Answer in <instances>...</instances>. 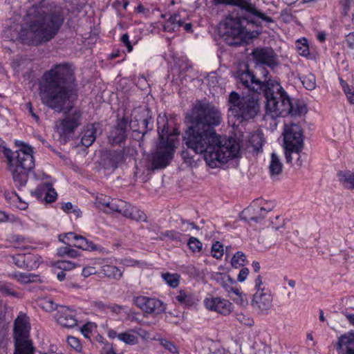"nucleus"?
<instances>
[{
  "mask_svg": "<svg viewBox=\"0 0 354 354\" xmlns=\"http://www.w3.org/2000/svg\"><path fill=\"white\" fill-rule=\"evenodd\" d=\"M221 279V285L228 292H232L237 295L241 297L238 288H233L232 285L235 283L234 280L228 275L220 274Z\"/></svg>",
  "mask_w": 354,
  "mask_h": 354,
  "instance_id": "f704fd0d",
  "label": "nucleus"
},
{
  "mask_svg": "<svg viewBox=\"0 0 354 354\" xmlns=\"http://www.w3.org/2000/svg\"><path fill=\"white\" fill-rule=\"evenodd\" d=\"M12 262L19 268H33L38 266V257L31 254H19L12 257Z\"/></svg>",
  "mask_w": 354,
  "mask_h": 354,
  "instance_id": "b1692460",
  "label": "nucleus"
},
{
  "mask_svg": "<svg viewBox=\"0 0 354 354\" xmlns=\"http://www.w3.org/2000/svg\"><path fill=\"white\" fill-rule=\"evenodd\" d=\"M133 301L140 309L147 314L158 315L165 313L166 310L165 304L156 298L138 296L134 297Z\"/></svg>",
  "mask_w": 354,
  "mask_h": 354,
  "instance_id": "f8f14e48",
  "label": "nucleus"
},
{
  "mask_svg": "<svg viewBox=\"0 0 354 354\" xmlns=\"http://www.w3.org/2000/svg\"><path fill=\"white\" fill-rule=\"evenodd\" d=\"M41 189L46 191L45 200L47 203H53L57 198V192L51 187V185L48 183H44L41 185Z\"/></svg>",
  "mask_w": 354,
  "mask_h": 354,
  "instance_id": "79ce46f5",
  "label": "nucleus"
},
{
  "mask_svg": "<svg viewBox=\"0 0 354 354\" xmlns=\"http://www.w3.org/2000/svg\"><path fill=\"white\" fill-rule=\"evenodd\" d=\"M251 55L257 64L266 65L271 68L279 64L278 56L272 48H256Z\"/></svg>",
  "mask_w": 354,
  "mask_h": 354,
  "instance_id": "ddd939ff",
  "label": "nucleus"
},
{
  "mask_svg": "<svg viewBox=\"0 0 354 354\" xmlns=\"http://www.w3.org/2000/svg\"><path fill=\"white\" fill-rule=\"evenodd\" d=\"M239 80L240 82L250 90L252 91L254 93H256L257 91H260L261 87V81L260 80L256 78V77L251 73L249 71H245L241 72L239 75Z\"/></svg>",
  "mask_w": 354,
  "mask_h": 354,
  "instance_id": "a878e982",
  "label": "nucleus"
},
{
  "mask_svg": "<svg viewBox=\"0 0 354 354\" xmlns=\"http://www.w3.org/2000/svg\"><path fill=\"white\" fill-rule=\"evenodd\" d=\"M67 342L71 347L73 348L77 351H80L82 349V345L80 340L75 337H68L67 338Z\"/></svg>",
  "mask_w": 354,
  "mask_h": 354,
  "instance_id": "3c124183",
  "label": "nucleus"
},
{
  "mask_svg": "<svg viewBox=\"0 0 354 354\" xmlns=\"http://www.w3.org/2000/svg\"><path fill=\"white\" fill-rule=\"evenodd\" d=\"M151 121V117L149 115L148 110H134L129 122L130 128L136 132L145 135L151 128L148 127Z\"/></svg>",
  "mask_w": 354,
  "mask_h": 354,
  "instance_id": "2eb2a0df",
  "label": "nucleus"
},
{
  "mask_svg": "<svg viewBox=\"0 0 354 354\" xmlns=\"http://www.w3.org/2000/svg\"><path fill=\"white\" fill-rule=\"evenodd\" d=\"M57 267L63 271L71 270L75 267V263L69 261H59L56 263Z\"/></svg>",
  "mask_w": 354,
  "mask_h": 354,
  "instance_id": "8fccbe9b",
  "label": "nucleus"
},
{
  "mask_svg": "<svg viewBox=\"0 0 354 354\" xmlns=\"http://www.w3.org/2000/svg\"><path fill=\"white\" fill-rule=\"evenodd\" d=\"M273 297L270 290H259L253 295L250 305L259 315H268L272 308Z\"/></svg>",
  "mask_w": 354,
  "mask_h": 354,
  "instance_id": "9b49d317",
  "label": "nucleus"
},
{
  "mask_svg": "<svg viewBox=\"0 0 354 354\" xmlns=\"http://www.w3.org/2000/svg\"><path fill=\"white\" fill-rule=\"evenodd\" d=\"M97 273V270L93 266H86L82 270V275L84 277H88L92 274Z\"/></svg>",
  "mask_w": 354,
  "mask_h": 354,
  "instance_id": "13d9d810",
  "label": "nucleus"
},
{
  "mask_svg": "<svg viewBox=\"0 0 354 354\" xmlns=\"http://www.w3.org/2000/svg\"><path fill=\"white\" fill-rule=\"evenodd\" d=\"M160 344L167 350L172 353H178V351L176 346L170 341L167 339H161Z\"/></svg>",
  "mask_w": 354,
  "mask_h": 354,
  "instance_id": "603ef678",
  "label": "nucleus"
},
{
  "mask_svg": "<svg viewBox=\"0 0 354 354\" xmlns=\"http://www.w3.org/2000/svg\"><path fill=\"white\" fill-rule=\"evenodd\" d=\"M184 22L180 18L178 14H174L171 16L169 19L165 22L163 26V29L165 31L172 32L176 31L179 28L183 26Z\"/></svg>",
  "mask_w": 354,
  "mask_h": 354,
  "instance_id": "2f4dec72",
  "label": "nucleus"
},
{
  "mask_svg": "<svg viewBox=\"0 0 354 354\" xmlns=\"http://www.w3.org/2000/svg\"><path fill=\"white\" fill-rule=\"evenodd\" d=\"M228 113L239 122L253 119L259 112V97L257 93L241 96L237 92L230 93Z\"/></svg>",
  "mask_w": 354,
  "mask_h": 354,
  "instance_id": "423d86ee",
  "label": "nucleus"
},
{
  "mask_svg": "<svg viewBox=\"0 0 354 354\" xmlns=\"http://www.w3.org/2000/svg\"><path fill=\"white\" fill-rule=\"evenodd\" d=\"M216 3L236 6L241 9H243L250 13L251 15L261 19V20L267 22L272 23L273 19L272 17L267 16L266 14L258 10L255 5L248 0H214Z\"/></svg>",
  "mask_w": 354,
  "mask_h": 354,
  "instance_id": "f3484780",
  "label": "nucleus"
},
{
  "mask_svg": "<svg viewBox=\"0 0 354 354\" xmlns=\"http://www.w3.org/2000/svg\"><path fill=\"white\" fill-rule=\"evenodd\" d=\"M337 349L339 354H354V331L347 332L338 337Z\"/></svg>",
  "mask_w": 354,
  "mask_h": 354,
  "instance_id": "4be33fe9",
  "label": "nucleus"
},
{
  "mask_svg": "<svg viewBox=\"0 0 354 354\" xmlns=\"http://www.w3.org/2000/svg\"><path fill=\"white\" fill-rule=\"evenodd\" d=\"M4 196L6 201L10 203V205L14 206L15 203H17V201H19V195L13 192H5Z\"/></svg>",
  "mask_w": 354,
  "mask_h": 354,
  "instance_id": "864d4df0",
  "label": "nucleus"
},
{
  "mask_svg": "<svg viewBox=\"0 0 354 354\" xmlns=\"http://www.w3.org/2000/svg\"><path fill=\"white\" fill-rule=\"evenodd\" d=\"M124 160V153L122 151H115L111 153L107 158L106 168L113 169L118 167V165Z\"/></svg>",
  "mask_w": 354,
  "mask_h": 354,
  "instance_id": "473e14b6",
  "label": "nucleus"
},
{
  "mask_svg": "<svg viewBox=\"0 0 354 354\" xmlns=\"http://www.w3.org/2000/svg\"><path fill=\"white\" fill-rule=\"evenodd\" d=\"M97 128L95 124L88 125L82 132L81 142L86 147H90L96 139Z\"/></svg>",
  "mask_w": 354,
  "mask_h": 354,
  "instance_id": "c85d7f7f",
  "label": "nucleus"
},
{
  "mask_svg": "<svg viewBox=\"0 0 354 354\" xmlns=\"http://www.w3.org/2000/svg\"><path fill=\"white\" fill-rule=\"evenodd\" d=\"M55 319L59 324L65 328H73L77 324L75 311L67 306H61L57 309Z\"/></svg>",
  "mask_w": 354,
  "mask_h": 354,
  "instance_id": "a211bd4d",
  "label": "nucleus"
},
{
  "mask_svg": "<svg viewBox=\"0 0 354 354\" xmlns=\"http://www.w3.org/2000/svg\"><path fill=\"white\" fill-rule=\"evenodd\" d=\"M246 261L245 254L241 251L236 252L231 261L232 267L238 268L244 266Z\"/></svg>",
  "mask_w": 354,
  "mask_h": 354,
  "instance_id": "37998d69",
  "label": "nucleus"
},
{
  "mask_svg": "<svg viewBox=\"0 0 354 354\" xmlns=\"http://www.w3.org/2000/svg\"><path fill=\"white\" fill-rule=\"evenodd\" d=\"M70 248H71V246L69 245L64 246V247L59 248L57 250L58 256H59V257L68 256Z\"/></svg>",
  "mask_w": 354,
  "mask_h": 354,
  "instance_id": "338daca9",
  "label": "nucleus"
},
{
  "mask_svg": "<svg viewBox=\"0 0 354 354\" xmlns=\"http://www.w3.org/2000/svg\"><path fill=\"white\" fill-rule=\"evenodd\" d=\"M254 27V22L248 18L228 17L220 23L218 34L227 45L238 46L257 37Z\"/></svg>",
  "mask_w": 354,
  "mask_h": 354,
  "instance_id": "39448f33",
  "label": "nucleus"
},
{
  "mask_svg": "<svg viewBox=\"0 0 354 354\" xmlns=\"http://www.w3.org/2000/svg\"><path fill=\"white\" fill-rule=\"evenodd\" d=\"M92 327L93 325L91 323H87L81 328V333L85 337H89Z\"/></svg>",
  "mask_w": 354,
  "mask_h": 354,
  "instance_id": "bf43d9fd",
  "label": "nucleus"
},
{
  "mask_svg": "<svg viewBox=\"0 0 354 354\" xmlns=\"http://www.w3.org/2000/svg\"><path fill=\"white\" fill-rule=\"evenodd\" d=\"M222 122L220 110L210 103H197L192 109L191 125L184 136L187 147L196 153H203L207 165L219 167L239 151L234 140H222L214 127Z\"/></svg>",
  "mask_w": 354,
  "mask_h": 354,
  "instance_id": "f257e3e1",
  "label": "nucleus"
},
{
  "mask_svg": "<svg viewBox=\"0 0 354 354\" xmlns=\"http://www.w3.org/2000/svg\"><path fill=\"white\" fill-rule=\"evenodd\" d=\"M162 278L171 288L178 287L180 281V276L177 273L171 274L165 272L162 274Z\"/></svg>",
  "mask_w": 354,
  "mask_h": 354,
  "instance_id": "e433bc0d",
  "label": "nucleus"
},
{
  "mask_svg": "<svg viewBox=\"0 0 354 354\" xmlns=\"http://www.w3.org/2000/svg\"><path fill=\"white\" fill-rule=\"evenodd\" d=\"M339 181L346 189H354V172L346 171L344 173H340Z\"/></svg>",
  "mask_w": 354,
  "mask_h": 354,
  "instance_id": "c9c22d12",
  "label": "nucleus"
},
{
  "mask_svg": "<svg viewBox=\"0 0 354 354\" xmlns=\"http://www.w3.org/2000/svg\"><path fill=\"white\" fill-rule=\"evenodd\" d=\"M14 354H33L35 348L30 338L14 339Z\"/></svg>",
  "mask_w": 354,
  "mask_h": 354,
  "instance_id": "bb28decb",
  "label": "nucleus"
},
{
  "mask_svg": "<svg viewBox=\"0 0 354 354\" xmlns=\"http://www.w3.org/2000/svg\"><path fill=\"white\" fill-rule=\"evenodd\" d=\"M32 152L30 147L13 151L2 146L0 140V153H2L5 158L6 169L10 174L16 187L19 188L26 184L28 174L35 167Z\"/></svg>",
  "mask_w": 354,
  "mask_h": 354,
  "instance_id": "20e7f679",
  "label": "nucleus"
},
{
  "mask_svg": "<svg viewBox=\"0 0 354 354\" xmlns=\"http://www.w3.org/2000/svg\"><path fill=\"white\" fill-rule=\"evenodd\" d=\"M340 84L343 88V91L346 95L354 91L353 88H351L348 84L342 79H339Z\"/></svg>",
  "mask_w": 354,
  "mask_h": 354,
  "instance_id": "69168bd1",
  "label": "nucleus"
},
{
  "mask_svg": "<svg viewBox=\"0 0 354 354\" xmlns=\"http://www.w3.org/2000/svg\"><path fill=\"white\" fill-rule=\"evenodd\" d=\"M268 216L269 217L268 221L272 227L276 230H279L285 227L284 220L283 218L280 217L279 216H273L272 214H268Z\"/></svg>",
  "mask_w": 354,
  "mask_h": 354,
  "instance_id": "c03bdc74",
  "label": "nucleus"
},
{
  "mask_svg": "<svg viewBox=\"0 0 354 354\" xmlns=\"http://www.w3.org/2000/svg\"><path fill=\"white\" fill-rule=\"evenodd\" d=\"M81 118L82 113L78 110L66 115L65 118L61 120L59 124L57 126V132L61 136L66 137L80 126Z\"/></svg>",
  "mask_w": 354,
  "mask_h": 354,
  "instance_id": "4468645a",
  "label": "nucleus"
},
{
  "mask_svg": "<svg viewBox=\"0 0 354 354\" xmlns=\"http://www.w3.org/2000/svg\"><path fill=\"white\" fill-rule=\"evenodd\" d=\"M261 89L257 91L256 93L258 95L263 93L266 102L271 99L281 98L287 94L280 83L273 79H268L266 82L261 81Z\"/></svg>",
  "mask_w": 354,
  "mask_h": 354,
  "instance_id": "dca6fc26",
  "label": "nucleus"
},
{
  "mask_svg": "<svg viewBox=\"0 0 354 354\" xmlns=\"http://www.w3.org/2000/svg\"><path fill=\"white\" fill-rule=\"evenodd\" d=\"M64 237L70 239L72 238L75 241L74 246L87 251H96L99 249L98 246L94 244L92 241L88 240L84 236L77 235L73 232H68L64 234Z\"/></svg>",
  "mask_w": 354,
  "mask_h": 354,
  "instance_id": "393cba45",
  "label": "nucleus"
},
{
  "mask_svg": "<svg viewBox=\"0 0 354 354\" xmlns=\"http://www.w3.org/2000/svg\"><path fill=\"white\" fill-rule=\"evenodd\" d=\"M266 109L267 114L272 118L289 115H299L303 111V107L297 103L293 104L287 94L281 98L268 100Z\"/></svg>",
  "mask_w": 354,
  "mask_h": 354,
  "instance_id": "1a4fd4ad",
  "label": "nucleus"
},
{
  "mask_svg": "<svg viewBox=\"0 0 354 354\" xmlns=\"http://www.w3.org/2000/svg\"><path fill=\"white\" fill-rule=\"evenodd\" d=\"M297 49L298 53L304 57H307L310 54L308 45L306 39L297 41Z\"/></svg>",
  "mask_w": 354,
  "mask_h": 354,
  "instance_id": "a18cd8bd",
  "label": "nucleus"
},
{
  "mask_svg": "<svg viewBox=\"0 0 354 354\" xmlns=\"http://www.w3.org/2000/svg\"><path fill=\"white\" fill-rule=\"evenodd\" d=\"M248 274H249L248 268H242L238 274V277H237L238 281L240 282L244 281L246 279Z\"/></svg>",
  "mask_w": 354,
  "mask_h": 354,
  "instance_id": "0e129e2a",
  "label": "nucleus"
},
{
  "mask_svg": "<svg viewBox=\"0 0 354 354\" xmlns=\"http://www.w3.org/2000/svg\"><path fill=\"white\" fill-rule=\"evenodd\" d=\"M136 333L138 334V332L135 329L129 330L118 334V338L127 344L135 345L138 342V338Z\"/></svg>",
  "mask_w": 354,
  "mask_h": 354,
  "instance_id": "72a5a7b5",
  "label": "nucleus"
},
{
  "mask_svg": "<svg viewBox=\"0 0 354 354\" xmlns=\"http://www.w3.org/2000/svg\"><path fill=\"white\" fill-rule=\"evenodd\" d=\"M12 277L21 283L35 282L37 279V276L36 275L22 272L14 273L12 274Z\"/></svg>",
  "mask_w": 354,
  "mask_h": 354,
  "instance_id": "58836bf2",
  "label": "nucleus"
},
{
  "mask_svg": "<svg viewBox=\"0 0 354 354\" xmlns=\"http://www.w3.org/2000/svg\"><path fill=\"white\" fill-rule=\"evenodd\" d=\"M127 121L122 120L114 127L109 135V140L111 144H120L127 138Z\"/></svg>",
  "mask_w": 354,
  "mask_h": 354,
  "instance_id": "5701e85b",
  "label": "nucleus"
},
{
  "mask_svg": "<svg viewBox=\"0 0 354 354\" xmlns=\"http://www.w3.org/2000/svg\"><path fill=\"white\" fill-rule=\"evenodd\" d=\"M212 256L216 259H220L223 254V245L218 241L212 246Z\"/></svg>",
  "mask_w": 354,
  "mask_h": 354,
  "instance_id": "de8ad7c7",
  "label": "nucleus"
},
{
  "mask_svg": "<svg viewBox=\"0 0 354 354\" xmlns=\"http://www.w3.org/2000/svg\"><path fill=\"white\" fill-rule=\"evenodd\" d=\"M301 81L304 86L308 90L312 91L316 87V79L312 73L302 76Z\"/></svg>",
  "mask_w": 354,
  "mask_h": 354,
  "instance_id": "a19ab883",
  "label": "nucleus"
},
{
  "mask_svg": "<svg viewBox=\"0 0 354 354\" xmlns=\"http://www.w3.org/2000/svg\"><path fill=\"white\" fill-rule=\"evenodd\" d=\"M174 147L172 138H168L167 142H160L156 152L152 155L153 169H158L167 166L173 158Z\"/></svg>",
  "mask_w": 354,
  "mask_h": 354,
  "instance_id": "9d476101",
  "label": "nucleus"
},
{
  "mask_svg": "<svg viewBox=\"0 0 354 354\" xmlns=\"http://www.w3.org/2000/svg\"><path fill=\"white\" fill-rule=\"evenodd\" d=\"M41 103L57 113L69 112L77 97L74 70L68 63L53 65L42 75L39 82Z\"/></svg>",
  "mask_w": 354,
  "mask_h": 354,
  "instance_id": "f03ea898",
  "label": "nucleus"
},
{
  "mask_svg": "<svg viewBox=\"0 0 354 354\" xmlns=\"http://www.w3.org/2000/svg\"><path fill=\"white\" fill-rule=\"evenodd\" d=\"M208 354H230L224 348L212 346L209 348V353Z\"/></svg>",
  "mask_w": 354,
  "mask_h": 354,
  "instance_id": "4d7b16f0",
  "label": "nucleus"
},
{
  "mask_svg": "<svg viewBox=\"0 0 354 354\" xmlns=\"http://www.w3.org/2000/svg\"><path fill=\"white\" fill-rule=\"evenodd\" d=\"M187 245L193 252H199L202 248L201 242L195 237H191L188 241Z\"/></svg>",
  "mask_w": 354,
  "mask_h": 354,
  "instance_id": "09e8293b",
  "label": "nucleus"
},
{
  "mask_svg": "<svg viewBox=\"0 0 354 354\" xmlns=\"http://www.w3.org/2000/svg\"><path fill=\"white\" fill-rule=\"evenodd\" d=\"M346 41L350 48H354V32L349 33L346 37Z\"/></svg>",
  "mask_w": 354,
  "mask_h": 354,
  "instance_id": "774afa93",
  "label": "nucleus"
},
{
  "mask_svg": "<svg viewBox=\"0 0 354 354\" xmlns=\"http://www.w3.org/2000/svg\"><path fill=\"white\" fill-rule=\"evenodd\" d=\"M268 214H272L270 210L253 203L241 213V218L247 221L261 222Z\"/></svg>",
  "mask_w": 354,
  "mask_h": 354,
  "instance_id": "6ab92c4d",
  "label": "nucleus"
},
{
  "mask_svg": "<svg viewBox=\"0 0 354 354\" xmlns=\"http://www.w3.org/2000/svg\"><path fill=\"white\" fill-rule=\"evenodd\" d=\"M101 272L109 279L119 280L123 274V270L114 265L104 264L101 268Z\"/></svg>",
  "mask_w": 354,
  "mask_h": 354,
  "instance_id": "7c9ffc66",
  "label": "nucleus"
},
{
  "mask_svg": "<svg viewBox=\"0 0 354 354\" xmlns=\"http://www.w3.org/2000/svg\"><path fill=\"white\" fill-rule=\"evenodd\" d=\"M92 306L99 310H101L102 312H105L107 309H108V306L106 305L105 304H104L102 301H93L92 303Z\"/></svg>",
  "mask_w": 354,
  "mask_h": 354,
  "instance_id": "e2e57ef3",
  "label": "nucleus"
},
{
  "mask_svg": "<svg viewBox=\"0 0 354 354\" xmlns=\"http://www.w3.org/2000/svg\"><path fill=\"white\" fill-rule=\"evenodd\" d=\"M181 234L175 230L167 231L164 233V236L173 241H180Z\"/></svg>",
  "mask_w": 354,
  "mask_h": 354,
  "instance_id": "6e6d98bb",
  "label": "nucleus"
},
{
  "mask_svg": "<svg viewBox=\"0 0 354 354\" xmlns=\"http://www.w3.org/2000/svg\"><path fill=\"white\" fill-rule=\"evenodd\" d=\"M30 325L26 314L20 313L14 321L13 338H30Z\"/></svg>",
  "mask_w": 354,
  "mask_h": 354,
  "instance_id": "aec40b11",
  "label": "nucleus"
},
{
  "mask_svg": "<svg viewBox=\"0 0 354 354\" xmlns=\"http://www.w3.org/2000/svg\"><path fill=\"white\" fill-rule=\"evenodd\" d=\"M29 15L27 27H21L18 34V38L24 44L39 46L48 42L55 37L64 23L62 14H47L40 6H33Z\"/></svg>",
  "mask_w": 354,
  "mask_h": 354,
  "instance_id": "7ed1b4c3",
  "label": "nucleus"
},
{
  "mask_svg": "<svg viewBox=\"0 0 354 354\" xmlns=\"http://www.w3.org/2000/svg\"><path fill=\"white\" fill-rule=\"evenodd\" d=\"M62 209L66 213H71L73 212L77 217H79L81 214L80 209H73V205L70 202L64 203L62 205Z\"/></svg>",
  "mask_w": 354,
  "mask_h": 354,
  "instance_id": "5fc2aeb1",
  "label": "nucleus"
},
{
  "mask_svg": "<svg viewBox=\"0 0 354 354\" xmlns=\"http://www.w3.org/2000/svg\"><path fill=\"white\" fill-rule=\"evenodd\" d=\"M176 299L180 304L187 306H191L194 304L192 295L186 293L184 290H180L176 296Z\"/></svg>",
  "mask_w": 354,
  "mask_h": 354,
  "instance_id": "4c0bfd02",
  "label": "nucleus"
},
{
  "mask_svg": "<svg viewBox=\"0 0 354 354\" xmlns=\"http://www.w3.org/2000/svg\"><path fill=\"white\" fill-rule=\"evenodd\" d=\"M204 303L207 309L224 315L230 314L232 310L231 302L219 297L206 298Z\"/></svg>",
  "mask_w": 354,
  "mask_h": 354,
  "instance_id": "412c9836",
  "label": "nucleus"
},
{
  "mask_svg": "<svg viewBox=\"0 0 354 354\" xmlns=\"http://www.w3.org/2000/svg\"><path fill=\"white\" fill-rule=\"evenodd\" d=\"M0 292L5 296H11L17 298L22 297L20 292L15 291L11 285L8 283H0Z\"/></svg>",
  "mask_w": 354,
  "mask_h": 354,
  "instance_id": "ea45409f",
  "label": "nucleus"
},
{
  "mask_svg": "<svg viewBox=\"0 0 354 354\" xmlns=\"http://www.w3.org/2000/svg\"><path fill=\"white\" fill-rule=\"evenodd\" d=\"M254 288L256 292H259V290H269L263 287L262 278L260 275H259L254 281Z\"/></svg>",
  "mask_w": 354,
  "mask_h": 354,
  "instance_id": "680f3d73",
  "label": "nucleus"
},
{
  "mask_svg": "<svg viewBox=\"0 0 354 354\" xmlns=\"http://www.w3.org/2000/svg\"><path fill=\"white\" fill-rule=\"evenodd\" d=\"M269 174L272 178H275L281 174L283 171V163L279 156L274 152L271 153L269 164Z\"/></svg>",
  "mask_w": 354,
  "mask_h": 354,
  "instance_id": "cd10ccee",
  "label": "nucleus"
},
{
  "mask_svg": "<svg viewBox=\"0 0 354 354\" xmlns=\"http://www.w3.org/2000/svg\"><path fill=\"white\" fill-rule=\"evenodd\" d=\"M121 41L125 45L129 52L133 50V46L129 41V35L127 33L122 35Z\"/></svg>",
  "mask_w": 354,
  "mask_h": 354,
  "instance_id": "052dcab7",
  "label": "nucleus"
},
{
  "mask_svg": "<svg viewBox=\"0 0 354 354\" xmlns=\"http://www.w3.org/2000/svg\"><path fill=\"white\" fill-rule=\"evenodd\" d=\"M96 205L97 208L106 213L117 212L137 222L147 221V216L142 211L121 199H111L101 195L96 198Z\"/></svg>",
  "mask_w": 354,
  "mask_h": 354,
  "instance_id": "0eeeda50",
  "label": "nucleus"
},
{
  "mask_svg": "<svg viewBox=\"0 0 354 354\" xmlns=\"http://www.w3.org/2000/svg\"><path fill=\"white\" fill-rule=\"evenodd\" d=\"M39 306L46 311L57 310L56 304L49 298H43L39 301Z\"/></svg>",
  "mask_w": 354,
  "mask_h": 354,
  "instance_id": "49530a36",
  "label": "nucleus"
},
{
  "mask_svg": "<svg viewBox=\"0 0 354 354\" xmlns=\"http://www.w3.org/2000/svg\"><path fill=\"white\" fill-rule=\"evenodd\" d=\"M158 133L160 142H167L169 135L168 120L166 116H158L157 119Z\"/></svg>",
  "mask_w": 354,
  "mask_h": 354,
  "instance_id": "c756f323",
  "label": "nucleus"
},
{
  "mask_svg": "<svg viewBox=\"0 0 354 354\" xmlns=\"http://www.w3.org/2000/svg\"><path fill=\"white\" fill-rule=\"evenodd\" d=\"M284 154L287 163L292 161V155L297 156V165L301 166L300 153L304 147L302 129L299 124H286L283 131Z\"/></svg>",
  "mask_w": 354,
  "mask_h": 354,
  "instance_id": "6e6552de",
  "label": "nucleus"
}]
</instances>
